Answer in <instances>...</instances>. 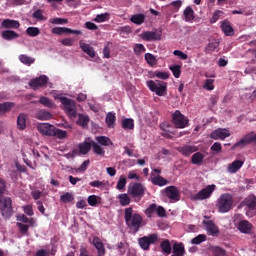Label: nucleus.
Instances as JSON below:
<instances>
[{"mask_svg": "<svg viewBox=\"0 0 256 256\" xmlns=\"http://www.w3.org/2000/svg\"><path fill=\"white\" fill-rule=\"evenodd\" d=\"M121 206L126 207L129 206L131 202V198L126 193H122L118 196Z\"/></svg>", "mask_w": 256, "mask_h": 256, "instance_id": "a19ab883", "label": "nucleus"}, {"mask_svg": "<svg viewBox=\"0 0 256 256\" xmlns=\"http://www.w3.org/2000/svg\"><path fill=\"white\" fill-rule=\"evenodd\" d=\"M39 103L47 108H54L55 104L47 97H40Z\"/></svg>", "mask_w": 256, "mask_h": 256, "instance_id": "3c124183", "label": "nucleus"}, {"mask_svg": "<svg viewBox=\"0 0 256 256\" xmlns=\"http://www.w3.org/2000/svg\"><path fill=\"white\" fill-rule=\"evenodd\" d=\"M126 183L127 179L124 176H121L117 184V189L123 190L126 187Z\"/></svg>", "mask_w": 256, "mask_h": 256, "instance_id": "69168bd1", "label": "nucleus"}, {"mask_svg": "<svg viewBox=\"0 0 256 256\" xmlns=\"http://www.w3.org/2000/svg\"><path fill=\"white\" fill-rule=\"evenodd\" d=\"M237 229L245 235H250L252 233L253 224L249 222L248 220H240Z\"/></svg>", "mask_w": 256, "mask_h": 256, "instance_id": "4468645a", "label": "nucleus"}, {"mask_svg": "<svg viewBox=\"0 0 256 256\" xmlns=\"http://www.w3.org/2000/svg\"><path fill=\"white\" fill-rule=\"evenodd\" d=\"M210 150L213 151L214 153H221V151H222L221 143H219V142L214 143L211 146Z\"/></svg>", "mask_w": 256, "mask_h": 256, "instance_id": "774afa93", "label": "nucleus"}, {"mask_svg": "<svg viewBox=\"0 0 256 256\" xmlns=\"http://www.w3.org/2000/svg\"><path fill=\"white\" fill-rule=\"evenodd\" d=\"M171 127L172 126L170 124H165V123L160 124V129L164 131L163 133H161V135L165 138L172 139L173 136L171 134H174V133L171 132L170 130Z\"/></svg>", "mask_w": 256, "mask_h": 256, "instance_id": "473e14b6", "label": "nucleus"}, {"mask_svg": "<svg viewBox=\"0 0 256 256\" xmlns=\"http://www.w3.org/2000/svg\"><path fill=\"white\" fill-rule=\"evenodd\" d=\"M179 153H182L185 157H190L192 153H196L198 151V147L191 145H184L178 148Z\"/></svg>", "mask_w": 256, "mask_h": 256, "instance_id": "6ab92c4d", "label": "nucleus"}, {"mask_svg": "<svg viewBox=\"0 0 256 256\" xmlns=\"http://www.w3.org/2000/svg\"><path fill=\"white\" fill-rule=\"evenodd\" d=\"M146 85L151 92H154L159 97L165 96L167 93V82H162L161 80H156V82H154V80H148Z\"/></svg>", "mask_w": 256, "mask_h": 256, "instance_id": "7ed1b4c3", "label": "nucleus"}, {"mask_svg": "<svg viewBox=\"0 0 256 256\" xmlns=\"http://www.w3.org/2000/svg\"><path fill=\"white\" fill-rule=\"evenodd\" d=\"M185 22H193L195 20V12L192 7L187 6L183 11Z\"/></svg>", "mask_w": 256, "mask_h": 256, "instance_id": "c85d7f7f", "label": "nucleus"}, {"mask_svg": "<svg viewBox=\"0 0 256 256\" xmlns=\"http://www.w3.org/2000/svg\"><path fill=\"white\" fill-rule=\"evenodd\" d=\"M205 159V155L201 152H196L191 157V163L193 165H202L203 161Z\"/></svg>", "mask_w": 256, "mask_h": 256, "instance_id": "7c9ffc66", "label": "nucleus"}, {"mask_svg": "<svg viewBox=\"0 0 256 256\" xmlns=\"http://www.w3.org/2000/svg\"><path fill=\"white\" fill-rule=\"evenodd\" d=\"M224 15V12L221 10H216L213 15H212V19H210V23L211 24H215L217 23V21H219V19L222 18V16Z\"/></svg>", "mask_w": 256, "mask_h": 256, "instance_id": "8fccbe9b", "label": "nucleus"}, {"mask_svg": "<svg viewBox=\"0 0 256 256\" xmlns=\"http://www.w3.org/2000/svg\"><path fill=\"white\" fill-rule=\"evenodd\" d=\"M96 140L103 146H109L110 144L112 145V141L110 140V138L106 137V136H99L96 137Z\"/></svg>", "mask_w": 256, "mask_h": 256, "instance_id": "5fc2aeb1", "label": "nucleus"}, {"mask_svg": "<svg viewBox=\"0 0 256 256\" xmlns=\"http://www.w3.org/2000/svg\"><path fill=\"white\" fill-rule=\"evenodd\" d=\"M210 251L214 256H227L226 251L221 247L211 246Z\"/></svg>", "mask_w": 256, "mask_h": 256, "instance_id": "c03bdc74", "label": "nucleus"}, {"mask_svg": "<svg viewBox=\"0 0 256 256\" xmlns=\"http://www.w3.org/2000/svg\"><path fill=\"white\" fill-rule=\"evenodd\" d=\"M221 30L223 31L225 36L231 37L234 35V29L228 20H224L221 22Z\"/></svg>", "mask_w": 256, "mask_h": 256, "instance_id": "412c9836", "label": "nucleus"}, {"mask_svg": "<svg viewBox=\"0 0 256 256\" xmlns=\"http://www.w3.org/2000/svg\"><path fill=\"white\" fill-rule=\"evenodd\" d=\"M13 107H15V103L13 102H6V103L0 104V115L11 111Z\"/></svg>", "mask_w": 256, "mask_h": 256, "instance_id": "4c0bfd02", "label": "nucleus"}, {"mask_svg": "<svg viewBox=\"0 0 256 256\" xmlns=\"http://www.w3.org/2000/svg\"><path fill=\"white\" fill-rule=\"evenodd\" d=\"M144 59H145L146 63L150 66H154L157 64V59H156L155 55H153L152 53H145Z\"/></svg>", "mask_w": 256, "mask_h": 256, "instance_id": "37998d69", "label": "nucleus"}, {"mask_svg": "<svg viewBox=\"0 0 256 256\" xmlns=\"http://www.w3.org/2000/svg\"><path fill=\"white\" fill-rule=\"evenodd\" d=\"M134 210L132 207H128L125 209V221L127 223V226L134 230V233H137L141 227V224L143 222V218L139 213H134Z\"/></svg>", "mask_w": 256, "mask_h": 256, "instance_id": "f257e3e1", "label": "nucleus"}, {"mask_svg": "<svg viewBox=\"0 0 256 256\" xmlns=\"http://www.w3.org/2000/svg\"><path fill=\"white\" fill-rule=\"evenodd\" d=\"M0 211L1 215L6 219H9L13 216L14 211L12 206V199L10 197H2L0 199Z\"/></svg>", "mask_w": 256, "mask_h": 256, "instance_id": "20e7f679", "label": "nucleus"}, {"mask_svg": "<svg viewBox=\"0 0 256 256\" xmlns=\"http://www.w3.org/2000/svg\"><path fill=\"white\" fill-rule=\"evenodd\" d=\"M160 248L165 254L169 255L172 253V246L170 240H162V242L160 243Z\"/></svg>", "mask_w": 256, "mask_h": 256, "instance_id": "c9c22d12", "label": "nucleus"}, {"mask_svg": "<svg viewBox=\"0 0 256 256\" xmlns=\"http://www.w3.org/2000/svg\"><path fill=\"white\" fill-rule=\"evenodd\" d=\"M74 42L75 40L73 38H64L60 41V43L65 47H72Z\"/></svg>", "mask_w": 256, "mask_h": 256, "instance_id": "e2e57ef3", "label": "nucleus"}, {"mask_svg": "<svg viewBox=\"0 0 256 256\" xmlns=\"http://www.w3.org/2000/svg\"><path fill=\"white\" fill-rule=\"evenodd\" d=\"M172 249H173V255L185 256L186 254V250L183 242H179V244L178 243L173 244Z\"/></svg>", "mask_w": 256, "mask_h": 256, "instance_id": "393cba45", "label": "nucleus"}, {"mask_svg": "<svg viewBox=\"0 0 256 256\" xmlns=\"http://www.w3.org/2000/svg\"><path fill=\"white\" fill-rule=\"evenodd\" d=\"M122 127L125 130H133L135 128V123L133 119L126 118L122 121Z\"/></svg>", "mask_w": 256, "mask_h": 256, "instance_id": "79ce46f5", "label": "nucleus"}, {"mask_svg": "<svg viewBox=\"0 0 256 256\" xmlns=\"http://www.w3.org/2000/svg\"><path fill=\"white\" fill-rule=\"evenodd\" d=\"M108 19H109V14L108 13H102V14H98L96 16V18L94 19V22L104 23V22L108 21Z\"/></svg>", "mask_w": 256, "mask_h": 256, "instance_id": "6e6d98bb", "label": "nucleus"}, {"mask_svg": "<svg viewBox=\"0 0 256 256\" xmlns=\"http://www.w3.org/2000/svg\"><path fill=\"white\" fill-rule=\"evenodd\" d=\"M140 39L145 42L160 41L162 39V34L156 31H144L140 34Z\"/></svg>", "mask_w": 256, "mask_h": 256, "instance_id": "f8f14e48", "label": "nucleus"}, {"mask_svg": "<svg viewBox=\"0 0 256 256\" xmlns=\"http://www.w3.org/2000/svg\"><path fill=\"white\" fill-rule=\"evenodd\" d=\"M207 241V236L206 234H198V236H195V238H193L191 240V243L194 245H200L201 243Z\"/></svg>", "mask_w": 256, "mask_h": 256, "instance_id": "49530a36", "label": "nucleus"}, {"mask_svg": "<svg viewBox=\"0 0 256 256\" xmlns=\"http://www.w3.org/2000/svg\"><path fill=\"white\" fill-rule=\"evenodd\" d=\"M50 23L53 25H67L69 23V20L63 18H53L50 19Z\"/></svg>", "mask_w": 256, "mask_h": 256, "instance_id": "bf43d9fd", "label": "nucleus"}, {"mask_svg": "<svg viewBox=\"0 0 256 256\" xmlns=\"http://www.w3.org/2000/svg\"><path fill=\"white\" fill-rule=\"evenodd\" d=\"M37 130L46 136H54L55 134V126L50 125L49 123H42L37 126Z\"/></svg>", "mask_w": 256, "mask_h": 256, "instance_id": "2eb2a0df", "label": "nucleus"}, {"mask_svg": "<svg viewBox=\"0 0 256 256\" xmlns=\"http://www.w3.org/2000/svg\"><path fill=\"white\" fill-rule=\"evenodd\" d=\"M88 204L91 206V207H95L97 204H98V198L96 195H90L88 197Z\"/></svg>", "mask_w": 256, "mask_h": 256, "instance_id": "338daca9", "label": "nucleus"}, {"mask_svg": "<svg viewBox=\"0 0 256 256\" xmlns=\"http://www.w3.org/2000/svg\"><path fill=\"white\" fill-rule=\"evenodd\" d=\"M1 26L4 29H19L20 28V22L17 20L12 19H5L2 21Z\"/></svg>", "mask_w": 256, "mask_h": 256, "instance_id": "aec40b11", "label": "nucleus"}, {"mask_svg": "<svg viewBox=\"0 0 256 256\" xmlns=\"http://www.w3.org/2000/svg\"><path fill=\"white\" fill-rule=\"evenodd\" d=\"M61 103L64 106V110L65 112L71 116V117H76V106H75V102L72 101L69 98H61Z\"/></svg>", "mask_w": 256, "mask_h": 256, "instance_id": "9d476101", "label": "nucleus"}, {"mask_svg": "<svg viewBox=\"0 0 256 256\" xmlns=\"http://www.w3.org/2000/svg\"><path fill=\"white\" fill-rule=\"evenodd\" d=\"M1 37L6 41H12L19 38V34L13 30L2 31Z\"/></svg>", "mask_w": 256, "mask_h": 256, "instance_id": "a878e982", "label": "nucleus"}, {"mask_svg": "<svg viewBox=\"0 0 256 256\" xmlns=\"http://www.w3.org/2000/svg\"><path fill=\"white\" fill-rule=\"evenodd\" d=\"M253 141H256V135H254L253 133H249L247 134L243 139H241L239 142H237L235 144V146H246L250 143H252Z\"/></svg>", "mask_w": 256, "mask_h": 256, "instance_id": "5701e85b", "label": "nucleus"}, {"mask_svg": "<svg viewBox=\"0 0 256 256\" xmlns=\"http://www.w3.org/2000/svg\"><path fill=\"white\" fill-rule=\"evenodd\" d=\"M116 122V114L113 112H109L106 116V123L109 128H114Z\"/></svg>", "mask_w": 256, "mask_h": 256, "instance_id": "58836bf2", "label": "nucleus"}, {"mask_svg": "<svg viewBox=\"0 0 256 256\" xmlns=\"http://www.w3.org/2000/svg\"><path fill=\"white\" fill-rule=\"evenodd\" d=\"M242 165H244L242 160H235L229 165L228 172L230 174H236L241 169Z\"/></svg>", "mask_w": 256, "mask_h": 256, "instance_id": "bb28decb", "label": "nucleus"}, {"mask_svg": "<svg viewBox=\"0 0 256 256\" xmlns=\"http://www.w3.org/2000/svg\"><path fill=\"white\" fill-rule=\"evenodd\" d=\"M91 147L92 143L90 142L85 141L83 143H80L78 146L80 155H87V153H89V151L91 150Z\"/></svg>", "mask_w": 256, "mask_h": 256, "instance_id": "72a5a7b5", "label": "nucleus"}, {"mask_svg": "<svg viewBox=\"0 0 256 256\" xmlns=\"http://www.w3.org/2000/svg\"><path fill=\"white\" fill-rule=\"evenodd\" d=\"M27 119L28 115L25 113H21L17 117V128L19 130H25L27 128Z\"/></svg>", "mask_w": 256, "mask_h": 256, "instance_id": "b1692460", "label": "nucleus"}, {"mask_svg": "<svg viewBox=\"0 0 256 256\" xmlns=\"http://www.w3.org/2000/svg\"><path fill=\"white\" fill-rule=\"evenodd\" d=\"M52 117H53V115L46 110H39L35 114V118H37L38 120H42V121L50 120V119H52Z\"/></svg>", "mask_w": 256, "mask_h": 256, "instance_id": "c756f323", "label": "nucleus"}, {"mask_svg": "<svg viewBox=\"0 0 256 256\" xmlns=\"http://www.w3.org/2000/svg\"><path fill=\"white\" fill-rule=\"evenodd\" d=\"M158 241V234H149L148 236H142L138 239V244L140 248L144 251H148L152 244H155Z\"/></svg>", "mask_w": 256, "mask_h": 256, "instance_id": "423d86ee", "label": "nucleus"}, {"mask_svg": "<svg viewBox=\"0 0 256 256\" xmlns=\"http://www.w3.org/2000/svg\"><path fill=\"white\" fill-rule=\"evenodd\" d=\"M145 52H146V48L143 44H141V43L134 44V54L136 56H140Z\"/></svg>", "mask_w": 256, "mask_h": 256, "instance_id": "de8ad7c7", "label": "nucleus"}, {"mask_svg": "<svg viewBox=\"0 0 256 256\" xmlns=\"http://www.w3.org/2000/svg\"><path fill=\"white\" fill-rule=\"evenodd\" d=\"M164 192H165V196L174 201V202H178L180 201L181 199V195H180V191L179 189L174 186V185H171V186H167L165 189H164Z\"/></svg>", "mask_w": 256, "mask_h": 256, "instance_id": "1a4fd4ad", "label": "nucleus"}, {"mask_svg": "<svg viewBox=\"0 0 256 256\" xmlns=\"http://www.w3.org/2000/svg\"><path fill=\"white\" fill-rule=\"evenodd\" d=\"M111 46H112V42H107L106 46L104 47L103 54H104V58L106 59L110 58Z\"/></svg>", "mask_w": 256, "mask_h": 256, "instance_id": "0e129e2a", "label": "nucleus"}, {"mask_svg": "<svg viewBox=\"0 0 256 256\" xmlns=\"http://www.w3.org/2000/svg\"><path fill=\"white\" fill-rule=\"evenodd\" d=\"M233 206V197L229 193L222 194L217 201V208L220 213H228Z\"/></svg>", "mask_w": 256, "mask_h": 256, "instance_id": "f03ea898", "label": "nucleus"}, {"mask_svg": "<svg viewBox=\"0 0 256 256\" xmlns=\"http://www.w3.org/2000/svg\"><path fill=\"white\" fill-rule=\"evenodd\" d=\"M52 34L61 36L63 34H73V35H81L82 32L80 30H72L67 27H54L51 30Z\"/></svg>", "mask_w": 256, "mask_h": 256, "instance_id": "ddd939ff", "label": "nucleus"}, {"mask_svg": "<svg viewBox=\"0 0 256 256\" xmlns=\"http://www.w3.org/2000/svg\"><path fill=\"white\" fill-rule=\"evenodd\" d=\"M49 78L48 76H39V78H33L32 80L29 81V86L33 90H37L38 88L41 87H46L48 84Z\"/></svg>", "mask_w": 256, "mask_h": 256, "instance_id": "9b49d317", "label": "nucleus"}, {"mask_svg": "<svg viewBox=\"0 0 256 256\" xmlns=\"http://www.w3.org/2000/svg\"><path fill=\"white\" fill-rule=\"evenodd\" d=\"M53 136L57 137L58 139H65L67 138V131H63L54 127Z\"/></svg>", "mask_w": 256, "mask_h": 256, "instance_id": "4d7b16f0", "label": "nucleus"}, {"mask_svg": "<svg viewBox=\"0 0 256 256\" xmlns=\"http://www.w3.org/2000/svg\"><path fill=\"white\" fill-rule=\"evenodd\" d=\"M181 69H182V66L179 64L169 66V70L172 72L173 76L176 79H179L181 77V74H182Z\"/></svg>", "mask_w": 256, "mask_h": 256, "instance_id": "e433bc0d", "label": "nucleus"}, {"mask_svg": "<svg viewBox=\"0 0 256 256\" xmlns=\"http://www.w3.org/2000/svg\"><path fill=\"white\" fill-rule=\"evenodd\" d=\"M145 19H146V16L145 14H134L132 15V17H130V22H132V24L134 25H138V26H141L145 23Z\"/></svg>", "mask_w": 256, "mask_h": 256, "instance_id": "cd10ccee", "label": "nucleus"}, {"mask_svg": "<svg viewBox=\"0 0 256 256\" xmlns=\"http://www.w3.org/2000/svg\"><path fill=\"white\" fill-rule=\"evenodd\" d=\"M157 210H158V205H156L155 203L151 204L146 210H145V214L148 217H151L153 214H157Z\"/></svg>", "mask_w": 256, "mask_h": 256, "instance_id": "603ef678", "label": "nucleus"}, {"mask_svg": "<svg viewBox=\"0 0 256 256\" xmlns=\"http://www.w3.org/2000/svg\"><path fill=\"white\" fill-rule=\"evenodd\" d=\"M26 34L29 37L35 38V37H37V36H39L41 34V30L38 27H28L26 29Z\"/></svg>", "mask_w": 256, "mask_h": 256, "instance_id": "ea45409f", "label": "nucleus"}, {"mask_svg": "<svg viewBox=\"0 0 256 256\" xmlns=\"http://www.w3.org/2000/svg\"><path fill=\"white\" fill-rule=\"evenodd\" d=\"M92 147L96 155H105L104 149L100 145H98L96 142H92Z\"/></svg>", "mask_w": 256, "mask_h": 256, "instance_id": "052dcab7", "label": "nucleus"}, {"mask_svg": "<svg viewBox=\"0 0 256 256\" xmlns=\"http://www.w3.org/2000/svg\"><path fill=\"white\" fill-rule=\"evenodd\" d=\"M215 191V185H208L193 196L194 201H202L211 197Z\"/></svg>", "mask_w": 256, "mask_h": 256, "instance_id": "6e6552de", "label": "nucleus"}, {"mask_svg": "<svg viewBox=\"0 0 256 256\" xmlns=\"http://www.w3.org/2000/svg\"><path fill=\"white\" fill-rule=\"evenodd\" d=\"M245 206H247L250 210H254L256 208V197L255 195H249L244 200Z\"/></svg>", "mask_w": 256, "mask_h": 256, "instance_id": "f704fd0d", "label": "nucleus"}, {"mask_svg": "<svg viewBox=\"0 0 256 256\" xmlns=\"http://www.w3.org/2000/svg\"><path fill=\"white\" fill-rule=\"evenodd\" d=\"M230 136V133L228 130L226 129H217L215 131H213L211 134H210V137L214 140H224L225 138L229 137Z\"/></svg>", "mask_w": 256, "mask_h": 256, "instance_id": "a211bd4d", "label": "nucleus"}, {"mask_svg": "<svg viewBox=\"0 0 256 256\" xmlns=\"http://www.w3.org/2000/svg\"><path fill=\"white\" fill-rule=\"evenodd\" d=\"M214 82H215V80H211V79L205 80V82L203 84V88L208 91H213L215 89V86L213 85Z\"/></svg>", "mask_w": 256, "mask_h": 256, "instance_id": "680f3d73", "label": "nucleus"}, {"mask_svg": "<svg viewBox=\"0 0 256 256\" xmlns=\"http://www.w3.org/2000/svg\"><path fill=\"white\" fill-rule=\"evenodd\" d=\"M92 244L97 249L98 256H105L106 250L101 238H99L98 236H94L92 240Z\"/></svg>", "mask_w": 256, "mask_h": 256, "instance_id": "f3484780", "label": "nucleus"}, {"mask_svg": "<svg viewBox=\"0 0 256 256\" xmlns=\"http://www.w3.org/2000/svg\"><path fill=\"white\" fill-rule=\"evenodd\" d=\"M203 225L205 226L209 235L216 236L219 234V227L215 225L213 220H203Z\"/></svg>", "mask_w": 256, "mask_h": 256, "instance_id": "dca6fc26", "label": "nucleus"}, {"mask_svg": "<svg viewBox=\"0 0 256 256\" xmlns=\"http://www.w3.org/2000/svg\"><path fill=\"white\" fill-rule=\"evenodd\" d=\"M89 122V117L83 114H80L78 117V121L77 124L82 126V127H86L88 125Z\"/></svg>", "mask_w": 256, "mask_h": 256, "instance_id": "864d4df0", "label": "nucleus"}, {"mask_svg": "<svg viewBox=\"0 0 256 256\" xmlns=\"http://www.w3.org/2000/svg\"><path fill=\"white\" fill-rule=\"evenodd\" d=\"M74 200L72 193L66 192L60 196V201L64 204H69Z\"/></svg>", "mask_w": 256, "mask_h": 256, "instance_id": "a18cd8bd", "label": "nucleus"}, {"mask_svg": "<svg viewBox=\"0 0 256 256\" xmlns=\"http://www.w3.org/2000/svg\"><path fill=\"white\" fill-rule=\"evenodd\" d=\"M19 61L26 65V66H31L32 64L35 63L36 59L33 58V57H30L26 54H20L19 57H18Z\"/></svg>", "mask_w": 256, "mask_h": 256, "instance_id": "2f4dec72", "label": "nucleus"}, {"mask_svg": "<svg viewBox=\"0 0 256 256\" xmlns=\"http://www.w3.org/2000/svg\"><path fill=\"white\" fill-rule=\"evenodd\" d=\"M32 17L38 21H46V17L43 15V10L38 9L33 14Z\"/></svg>", "mask_w": 256, "mask_h": 256, "instance_id": "13d9d810", "label": "nucleus"}, {"mask_svg": "<svg viewBox=\"0 0 256 256\" xmlns=\"http://www.w3.org/2000/svg\"><path fill=\"white\" fill-rule=\"evenodd\" d=\"M145 187L141 183H133L128 187V194L132 198L142 199L145 195Z\"/></svg>", "mask_w": 256, "mask_h": 256, "instance_id": "0eeeda50", "label": "nucleus"}, {"mask_svg": "<svg viewBox=\"0 0 256 256\" xmlns=\"http://www.w3.org/2000/svg\"><path fill=\"white\" fill-rule=\"evenodd\" d=\"M151 184L158 187H164L169 184V181L161 175H157L151 178Z\"/></svg>", "mask_w": 256, "mask_h": 256, "instance_id": "4be33fe9", "label": "nucleus"}, {"mask_svg": "<svg viewBox=\"0 0 256 256\" xmlns=\"http://www.w3.org/2000/svg\"><path fill=\"white\" fill-rule=\"evenodd\" d=\"M217 48H219V41L213 40L206 46V52H214Z\"/></svg>", "mask_w": 256, "mask_h": 256, "instance_id": "09e8293b", "label": "nucleus"}, {"mask_svg": "<svg viewBox=\"0 0 256 256\" xmlns=\"http://www.w3.org/2000/svg\"><path fill=\"white\" fill-rule=\"evenodd\" d=\"M172 124L177 129H184L189 126V119L177 110L172 114Z\"/></svg>", "mask_w": 256, "mask_h": 256, "instance_id": "39448f33", "label": "nucleus"}]
</instances>
